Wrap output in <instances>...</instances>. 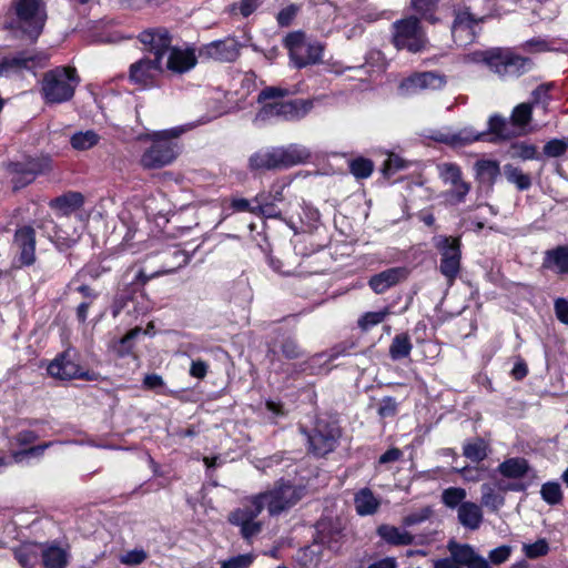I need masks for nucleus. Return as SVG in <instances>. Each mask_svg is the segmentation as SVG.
<instances>
[{
  "instance_id": "nucleus-11",
  "label": "nucleus",
  "mask_w": 568,
  "mask_h": 568,
  "mask_svg": "<svg viewBox=\"0 0 568 568\" xmlns=\"http://www.w3.org/2000/svg\"><path fill=\"white\" fill-rule=\"evenodd\" d=\"M49 61L45 52L31 53L21 51L0 59V77L11 78L22 74L24 71H33L43 68Z\"/></svg>"
},
{
  "instance_id": "nucleus-10",
  "label": "nucleus",
  "mask_w": 568,
  "mask_h": 568,
  "mask_svg": "<svg viewBox=\"0 0 568 568\" xmlns=\"http://www.w3.org/2000/svg\"><path fill=\"white\" fill-rule=\"evenodd\" d=\"M483 61L500 78H517L529 71L532 62L510 50L491 49L481 53Z\"/></svg>"
},
{
  "instance_id": "nucleus-7",
  "label": "nucleus",
  "mask_w": 568,
  "mask_h": 568,
  "mask_svg": "<svg viewBox=\"0 0 568 568\" xmlns=\"http://www.w3.org/2000/svg\"><path fill=\"white\" fill-rule=\"evenodd\" d=\"M420 19L416 16H409L393 23L392 42L396 49H405L412 53L425 50L428 40L420 24Z\"/></svg>"
},
{
  "instance_id": "nucleus-36",
  "label": "nucleus",
  "mask_w": 568,
  "mask_h": 568,
  "mask_svg": "<svg viewBox=\"0 0 568 568\" xmlns=\"http://www.w3.org/2000/svg\"><path fill=\"white\" fill-rule=\"evenodd\" d=\"M291 184V180L287 178H283L276 180L272 183L268 192H261L255 197L254 201H270L275 204L281 203L285 200L284 191Z\"/></svg>"
},
{
  "instance_id": "nucleus-8",
  "label": "nucleus",
  "mask_w": 568,
  "mask_h": 568,
  "mask_svg": "<svg viewBox=\"0 0 568 568\" xmlns=\"http://www.w3.org/2000/svg\"><path fill=\"white\" fill-rule=\"evenodd\" d=\"M300 430L307 438L308 452L314 456L323 457L332 453L341 437V428L335 422L325 417H318L312 430H307L304 426H300Z\"/></svg>"
},
{
  "instance_id": "nucleus-15",
  "label": "nucleus",
  "mask_w": 568,
  "mask_h": 568,
  "mask_svg": "<svg viewBox=\"0 0 568 568\" xmlns=\"http://www.w3.org/2000/svg\"><path fill=\"white\" fill-rule=\"evenodd\" d=\"M163 61L164 72L182 75L193 70L197 64V55L192 47H171Z\"/></svg>"
},
{
  "instance_id": "nucleus-58",
  "label": "nucleus",
  "mask_w": 568,
  "mask_h": 568,
  "mask_svg": "<svg viewBox=\"0 0 568 568\" xmlns=\"http://www.w3.org/2000/svg\"><path fill=\"white\" fill-rule=\"evenodd\" d=\"M298 12V7L295 4H290L283 8L276 17L277 23L281 27H288L292 21L295 19Z\"/></svg>"
},
{
  "instance_id": "nucleus-9",
  "label": "nucleus",
  "mask_w": 568,
  "mask_h": 568,
  "mask_svg": "<svg viewBox=\"0 0 568 568\" xmlns=\"http://www.w3.org/2000/svg\"><path fill=\"white\" fill-rule=\"evenodd\" d=\"M433 245L440 255L439 272L452 286L462 270V240L459 236L438 234L433 237Z\"/></svg>"
},
{
  "instance_id": "nucleus-32",
  "label": "nucleus",
  "mask_w": 568,
  "mask_h": 568,
  "mask_svg": "<svg viewBox=\"0 0 568 568\" xmlns=\"http://www.w3.org/2000/svg\"><path fill=\"white\" fill-rule=\"evenodd\" d=\"M354 505L358 515L368 516L378 510L381 503L369 488H362L354 496Z\"/></svg>"
},
{
  "instance_id": "nucleus-41",
  "label": "nucleus",
  "mask_w": 568,
  "mask_h": 568,
  "mask_svg": "<svg viewBox=\"0 0 568 568\" xmlns=\"http://www.w3.org/2000/svg\"><path fill=\"white\" fill-rule=\"evenodd\" d=\"M99 141L100 136L93 130L77 132L70 139L72 148L78 151L89 150L97 145Z\"/></svg>"
},
{
  "instance_id": "nucleus-48",
  "label": "nucleus",
  "mask_w": 568,
  "mask_h": 568,
  "mask_svg": "<svg viewBox=\"0 0 568 568\" xmlns=\"http://www.w3.org/2000/svg\"><path fill=\"white\" fill-rule=\"evenodd\" d=\"M521 550L527 558L537 559L549 552V544L545 538H541L532 544H524Z\"/></svg>"
},
{
  "instance_id": "nucleus-24",
  "label": "nucleus",
  "mask_w": 568,
  "mask_h": 568,
  "mask_svg": "<svg viewBox=\"0 0 568 568\" xmlns=\"http://www.w3.org/2000/svg\"><path fill=\"white\" fill-rule=\"evenodd\" d=\"M408 276V270L403 266L387 268L368 280V286L376 294H383L390 287L405 281Z\"/></svg>"
},
{
  "instance_id": "nucleus-4",
  "label": "nucleus",
  "mask_w": 568,
  "mask_h": 568,
  "mask_svg": "<svg viewBox=\"0 0 568 568\" xmlns=\"http://www.w3.org/2000/svg\"><path fill=\"white\" fill-rule=\"evenodd\" d=\"M79 83L74 68L57 67L44 74L41 93L47 103H63L73 98Z\"/></svg>"
},
{
  "instance_id": "nucleus-23",
  "label": "nucleus",
  "mask_w": 568,
  "mask_h": 568,
  "mask_svg": "<svg viewBox=\"0 0 568 568\" xmlns=\"http://www.w3.org/2000/svg\"><path fill=\"white\" fill-rule=\"evenodd\" d=\"M13 244L19 251V260L22 265H32L36 261V232L30 225H24L16 231Z\"/></svg>"
},
{
  "instance_id": "nucleus-18",
  "label": "nucleus",
  "mask_w": 568,
  "mask_h": 568,
  "mask_svg": "<svg viewBox=\"0 0 568 568\" xmlns=\"http://www.w3.org/2000/svg\"><path fill=\"white\" fill-rule=\"evenodd\" d=\"M138 39L153 54L154 60L163 63L166 52L172 47V36L168 29H146L139 34Z\"/></svg>"
},
{
  "instance_id": "nucleus-37",
  "label": "nucleus",
  "mask_w": 568,
  "mask_h": 568,
  "mask_svg": "<svg viewBox=\"0 0 568 568\" xmlns=\"http://www.w3.org/2000/svg\"><path fill=\"white\" fill-rule=\"evenodd\" d=\"M44 568H64L68 562L67 552L57 546H49L42 550Z\"/></svg>"
},
{
  "instance_id": "nucleus-59",
  "label": "nucleus",
  "mask_w": 568,
  "mask_h": 568,
  "mask_svg": "<svg viewBox=\"0 0 568 568\" xmlns=\"http://www.w3.org/2000/svg\"><path fill=\"white\" fill-rule=\"evenodd\" d=\"M397 413V403L393 397H384L378 407V415L382 418L393 417Z\"/></svg>"
},
{
  "instance_id": "nucleus-31",
  "label": "nucleus",
  "mask_w": 568,
  "mask_h": 568,
  "mask_svg": "<svg viewBox=\"0 0 568 568\" xmlns=\"http://www.w3.org/2000/svg\"><path fill=\"white\" fill-rule=\"evenodd\" d=\"M84 197L79 192H67L50 201V207L58 210L62 215H69L83 205Z\"/></svg>"
},
{
  "instance_id": "nucleus-61",
  "label": "nucleus",
  "mask_w": 568,
  "mask_h": 568,
  "mask_svg": "<svg viewBox=\"0 0 568 568\" xmlns=\"http://www.w3.org/2000/svg\"><path fill=\"white\" fill-rule=\"evenodd\" d=\"M38 439V435L33 430L24 429L19 432L10 439V445L28 446Z\"/></svg>"
},
{
  "instance_id": "nucleus-60",
  "label": "nucleus",
  "mask_w": 568,
  "mask_h": 568,
  "mask_svg": "<svg viewBox=\"0 0 568 568\" xmlns=\"http://www.w3.org/2000/svg\"><path fill=\"white\" fill-rule=\"evenodd\" d=\"M453 190L449 195L455 203H462L465 201L466 195L468 194L470 186L468 183L464 182L462 179L459 182L452 185Z\"/></svg>"
},
{
  "instance_id": "nucleus-39",
  "label": "nucleus",
  "mask_w": 568,
  "mask_h": 568,
  "mask_svg": "<svg viewBox=\"0 0 568 568\" xmlns=\"http://www.w3.org/2000/svg\"><path fill=\"white\" fill-rule=\"evenodd\" d=\"M488 445L483 438L468 440L463 446V455L471 462L479 463L487 457Z\"/></svg>"
},
{
  "instance_id": "nucleus-52",
  "label": "nucleus",
  "mask_w": 568,
  "mask_h": 568,
  "mask_svg": "<svg viewBox=\"0 0 568 568\" xmlns=\"http://www.w3.org/2000/svg\"><path fill=\"white\" fill-rule=\"evenodd\" d=\"M254 559L255 557L253 554H242L222 560L220 565L221 568H248L253 564Z\"/></svg>"
},
{
  "instance_id": "nucleus-50",
  "label": "nucleus",
  "mask_w": 568,
  "mask_h": 568,
  "mask_svg": "<svg viewBox=\"0 0 568 568\" xmlns=\"http://www.w3.org/2000/svg\"><path fill=\"white\" fill-rule=\"evenodd\" d=\"M52 444H53L52 442H49V443H43L38 446H32V447H29L26 449L13 450L11 453V457L14 463H21L23 460V458L28 457V456L40 457L43 455L45 449L49 448Z\"/></svg>"
},
{
  "instance_id": "nucleus-40",
  "label": "nucleus",
  "mask_w": 568,
  "mask_h": 568,
  "mask_svg": "<svg viewBox=\"0 0 568 568\" xmlns=\"http://www.w3.org/2000/svg\"><path fill=\"white\" fill-rule=\"evenodd\" d=\"M467 491L462 487H448L442 491L440 500L443 505L449 509H458L466 500Z\"/></svg>"
},
{
  "instance_id": "nucleus-35",
  "label": "nucleus",
  "mask_w": 568,
  "mask_h": 568,
  "mask_svg": "<svg viewBox=\"0 0 568 568\" xmlns=\"http://www.w3.org/2000/svg\"><path fill=\"white\" fill-rule=\"evenodd\" d=\"M440 0H410V8L425 21L435 24L438 22L436 10Z\"/></svg>"
},
{
  "instance_id": "nucleus-5",
  "label": "nucleus",
  "mask_w": 568,
  "mask_h": 568,
  "mask_svg": "<svg viewBox=\"0 0 568 568\" xmlns=\"http://www.w3.org/2000/svg\"><path fill=\"white\" fill-rule=\"evenodd\" d=\"M17 28L31 41H36L48 19L45 3L42 0H13Z\"/></svg>"
},
{
  "instance_id": "nucleus-14",
  "label": "nucleus",
  "mask_w": 568,
  "mask_h": 568,
  "mask_svg": "<svg viewBox=\"0 0 568 568\" xmlns=\"http://www.w3.org/2000/svg\"><path fill=\"white\" fill-rule=\"evenodd\" d=\"M484 18L475 17L468 8L455 10V19L452 26V36L458 47L471 44L479 30Z\"/></svg>"
},
{
  "instance_id": "nucleus-49",
  "label": "nucleus",
  "mask_w": 568,
  "mask_h": 568,
  "mask_svg": "<svg viewBox=\"0 0 568 568\" xmlns=\"http://www.w3.org/2000/svg\"><path fill=\"white\" fill-rule=\"evenodd\" d=\"M254 214L261 215L267 219H282V212L277 209V205L270 201H254Z\"/></svg>"
},
{
  "instance_id": "nucleus-43",
  "label": "nucleus",
  "mask_w": 568,
  "mask_h": 568,
  "mask_svg": "<svg viewBox=\"0 0 568 568\" xmlns=\"http://www.w3.org/2000/svg\"><path fill=\"white\" fill-rule=\"evenodd\" d=\"M390 313L388 306L377 312H367L358 318L357 325L362 331H369L372 327L383 323Z\"/></svg>"
},
{
  "instance_id": "nucleus-28",
  "label": "nucleus",
  "mask_w": 568,
  "mask_h": 568,
  "mask_svg": "<svg viewBox=\"0 0 568 568\" xmlns=\"http://www.w3.org/2000/svg\"><path fill=\"white\" fill-rule=\"evenodd\" d=\"M404 84L415 90H439L446 84V78L437 72L427 71L409 77Z\"/></svg>"
},
{
  "instance_id": "nucleus-46",
  "label": "nucleus",
  "mask_w": 568,
  "mask_h": 568,
  "mask_svg": "<svg viewBox=\"0 0 568 568\" xmlns=\"http://www.w3.org/2000/svg\"><path fill=\"white\" fill-rule=\"evenodd\" d=\"M531 115H532V104L520 103L517 106H515V109L513 110L510 120L515 126L523 128L530 122Z\"/></svg>"
},
{
  "instance_id": "nucleus-42",
  "label": "nucleus",
  "mask_w": 568,
  "mask_h": 568,
  "mask_svg": "<svg viewBox=\"0 0 568 568\" xmlns=\"http://www.w3.org/2000/svg\"><path fill=\"white\" fill-rule=\"evenodd\" d=\"M506 179L514 183L518 190L525 191L531 186V179L528 174L524 173L519 168L507 164L504 166Z\"/></svg>"
},
{
  "instance_id": "nucleus-62",
  "label": "nucleus",
  "mask_w": 568,
  "mask_h": 568,
  "mask_svg": "<svg viewBox=\"0 0 568 568\" xmlns=\"http://www.w3.org/2000/svg\"><path fill=\"white\" fill-rule=\"evenodd\" d=\"M339 535H341V531L339 529H333L332 531L327 532L326 531V526L324 523H321L318 525V537H320V541L322 544H326L331 547V544L333 541H337L338 538H339Z\"/></svg>"
},
{
  "instance_id": "nucleus-6",
  "label": "nucleus",
  "mask_w": 568,
  "mask_h": 568,
  "mask_svg": "<svg viewBox=\"0 0 568 568\" xmlns=\"http://www.w3.org/2000/svg\"><path fill=\"white\" fill-rule=\"evenodd\" d=\"M283 45L288 52L291 64L296 69L321 62L324 45L318 41H310L303 31L290 32L283 39Z\"/></svg>"
},
{
  "instance_id": "nucleus-25",
  "label": "nucleus",
  "mask_w": 568,
  "mask_h": 568,
  "mask_svg": "<svg viewBox=\"0 0 568 568\" xmlns=\"http://www.w3.org/2000/svg\"><path fill=\"white\" fill-rule=\"evenodd\" d=\"M487 132H478L471 126H466L457 132H437L433 139L437 142L445 143L450 146H464L476 141H484Z\"/></svg>"
},
{
  "instance_id": "nucleus-53",
  "label": "nucleus",
  "mask_w": 568,
  "mask_h": 568,
  "mask_svg": "<svg viewBox=\"0 0 568 568\" xmlns=\"http://www.w3.org/2000/svg\"><path fill=\"white\" fill-rule=\"evenodd\" d=\"M513 552V547L509 545H501L491 549L488 554V561L491 565H501L506 562Z\"/></svg>"
},
{
  "instance_id": "nucleus-33",
  "label": "nucleus",
  "mask_w": 568,
  "mask_h": 568,
  "mask_svg": "<svg viewBox=\"0 0 568 568\" xmlns=\"http://www.w3.org/2000/svg\"><path fill=\"white\" fill-rule=\"evenodd\" d=\"M476 176L480 183L491 186L500 174L499 163L494 160H479L475 163Z\"/></svg>"
},
{
  "instance_id": "nucleus-20",
  "label": "nucleus",
  "mask_w": 568,
  "mask_h": 568,
  "mask_svg": "<svg viewBox=\"0 0 568 568\" xmlns=\"http://www.w3.org/2000/svg\"><path fill=\"white\" fill-rule=\"evenodd\" d=\"M447 550L454 556L458 568H491L487 558L480 555L471 545L449 540Z\"/></svg>"
},
{
  "instance_id": "nucleus-17",
  "label": "nucleus",
  "mask_w": 568,
  "mask_h": 568,
  "mask_svg": "<svg viewBox=\"0 0 568 568\" xmlns=\"http://www.w3.org/2000/svg\"><path fill=\"white\" fill-rule=\"evenodd\" d=\"M163 72V63L159 60L145 57L131 64L129 79L133 84L145 89L153 87L155 84L156 77Z\"/></svg>"
},
{
  "instance_id": "nucleus-29",
  "label": "nucleus",
  "mask_w": 568,
  "mask_h": 568,
  "mask_svg": "<svg viewBox=\"0 0 568 568\" xmlns=\"http://www.w3.org/2000/svg\"><path fill=\"white\" fill-rule=\"evenodd\" d=\"M376 534L390 546H408L414 541L410 532L388 524L379 525Z\"/></svg>"
},
{
  "instance_id": "nucleus-57",
  "label": "nucleus",
  "mask_w": 568,
  "mask_h": 568,
  "mask_svg": "<svg viewBox=\"0 0 568 568\" xmlns=\"http://www.w3.org/2000/svg\"><path fill=\"white\" fill-rule=\"evenodd\" d=\"M281 351L288 359L298 358L303 355V351L293 338H285L282 343Z\"/></svg>"
},
{
  "instance_id": "nucleus-12",
  "label": "nucleus",
  "mask_w": 568,
  "mask_h": 568,
  "mask_svg": "<svg viewBox=\"0 0 568 568\" xmlns=\"http://www.w3.org/2000/svg\"><path fill=\"white\" fill-rule=\"evenodd\" d=\"M262 510L261 497H251L243 507L231 514L230 521L241 528V535L244 539L250 540L262 530V523L256 520Z\"/></svg>"
},
{
  "instance_id": "nucleus-55",
  "label": "nucleus",
  "mask_w": 568,
  "mask_h": 568,
  "mask_svg": "<svg viewBox=\"0 0 568 568\" xmlns=\"http://www.w3.org/2000/svg\"><path fill=\"white\" fill-rule=\"evenodd\" d=\"M511 149L514 151V156H517L521 160H532L537 155V148L526 142L515 143L513 144Z\"/></svg>"
},
{
  "instance_id": "nucleus-63",
  "label": "nucleus",
  "mask_w": 568,
  "mask_h": 568,
  "mask_svg": "<svg viewBox=\"0 0 568 568\" xmlns=\"http://www.w3.org/2000/svg\"><path fill=\"white\" fill-rule=\"evenodd\" d=\"M554 306L558 321L568 325V300L559 297L555 301Z\"/></svg>"
},
{
  "instance_id": "nucleus-27",
  "label": "nucleus",
  "mask_w": 568,
  "mask_h": 568,
  "mask_svg": "<svg viewBox=\"0 0 568 568\" xmlns=\"http://www.w3.org/2000/svg\"><path fill=\"white\" fill-rule=\"evenodd\" d=\"M457 519L465 529L478 530L484 523L483 507L475 501H464L457 509Z\"/></svg>"
},
{
  "instance_id": "nucleus-16",
  "label": "nucleus",
  "mask_w": 568,
  "mask_h": 568,
  "mask_svg": "<svg viewBox=\"0 0 568 568\" xmlns=\"http://www.w3.org/2000/svg\"><path fill=\"white\" fill-rule=\"evenodd\" d=\"M74 353L70 349L65 351L54 358L48 366V373L59 379L84 378L94 379V374L83 372L74 361Z\"/></svg>"
},
{
  "instance_id": "nucleus-30",
  "label": "nucleus",
  "mask_w": 568,
  "mask_h": 568,
  "mask_svg": "<svg viewBox=\"0 0 568 568\" xmlns=\"http://www.w3.org/2000/svg\"><path fill=\"white\" fill-rule=\"evenodd\" d=\"M530 465L523 457H511L505 459L497 467V471L505 478L521 479L528 475Z\"/></svg>"
},
{
  "instance_id": "nucleus-51",
  "label": "nucleus",
  "mask_w": 568,
  "mask_h": 568,
  "mask_svg": "<svg viewBox=\"0 0 568 568\" xmlns=\"http://www.w3.org/2000/svg\"><path fill=\"white\" fill-rule=\"evenodd\" d=\"M148 559V552L142 548L128 550L119 557V561L126 566H139Z\"/></svg>"
},
{
  "instance_id": "nucleus-44",
  "label": "nucleus",
  "mask_w": 568,
  "mask_h": 568,
  "mask_svg": "<svg viewBox=\"0 0 568 568\" xmlns=\"http://www.w3.org/2000/svg\"><path fill=\"white\" fill-rule=\"evenodd\" d=\"M438 175L446 184H455L462 179V170L456 163L445 162L437 165Z\"/></svg>"
},
{
  "instance_id": "nucleus-1",
  "label": "nucleus",
  "mask_w": 568,
  "mask_h": 568,
  "mask_svg": "<svg viewBox=\"0 0 568 568\" xmlns=\"http://www.w3.org/2000/svg\"><path fill=\"white\" fill-rule=\"evenodd\" d=\"M288 94L290 91L284 88H264L257 95V102L262 108L255 114L253 122L262 125L272 121H298L313 109V101L310 99L280 100Z\"/></svg>"
},
{
  "instance_id": "nucleus-56",
  "label": "nucleus",
  "mask_w": 568,
  "mask_h": 568,
  "mask_svg": "<svg viewBox=\"0 0 568 568\" xmlns=\"http://www.w3.org/2000/svg\"><path fill=\"white\" fill-rule=\"evenodd\" d=\"M433 511L429 507H424L415 513L404 517L403 524L407 527L424 523L432 516Z\"/></svg>"
},
{
  "instance_id": "nucleus-21",
  "label": "nucleus",
  "mask_w": 568,
  "mask_h": 568,
  "mask_svg": "<svg viewBox=\"0 0 568 568\" xmlns=\"http://www.w3.org/2000/svg\"><path fill=\"white\" fill-rule=\"evenodd\" d=\"M47 163L37 159H27L22 162H13L8 165L14 190L24 187L42 173Z\"/></svg>"
},
{
  "instance_id": "nucleus-38",
  "label": "nucleus",
  "mask_w": 568,
  "mask_h": 568,
  "mask_svg": "<svg viewBox=\"0 0 568 568\" xmlns=\"http://www.w3.org/2000/svg\"><path fill=\"white\" fill-rule=\"evenodd\" d=\"M413 345L407 334H397L389 345V356L394 361L403 359L409 356Z\"/></svg>"
},
{
  "instance_id": "nucleus-34",
  "label": "nucleus",
  "mask_w": 568,
  "mask_h": 568,
  "mask_svg": "<svg viewBox=\"0 0 568 568\" xmlns=\"http://www.w3.org/2000/svg\"><path fill=\"white\" fill-rule=\"evenodd\" d=\"M486 132L487 135H495V138L490 139L489 141L509 140L515 135L507 120L499 115H493L489 118L488 130Z\"/></svg>"
},
{
  "instance_id": "nucleus-54",
  "label": "nucleus",
  "mask_w": 568,
  "mask_h": 568,
  "mask_svg": "<svg viewBox=\"0 0 568 568\" xmlns=\"http://www.w3.org/2000/svg\"><path fill=\"white\" fill-rule=\"evenodd\" d=\"M567 143L565 140L552 139L544 145V153L549 158H559L565 154Z\"/></svg>"
},
{
  "instance_id": "nucleus-47",
  "label": "nucleus",
  "mask_w": 568,
  "mask_h": 568,
  "mask_svg": "<svg viewBox=\"0 0 568 568\" xmlns=\"http://www.w3.org/2000/svg\"><path fill=\"white\" fill-rule=\"evenodd\" d=\"M351 173L356 179H367L374 170V164L371 160L357 158L349 163Z\"/></svg>"
},
{
  "instance_id": "nucleus-64",
  "label": "nucleus",
  "mask_w": 568,
  "mask_h": 568,
  "mask_svg": "<svg viewBox=\"0 0 568 568\" xmlns=\"http://www.w3.org/2000/svg\"><path fill=\"white\" fill-rule=\"evenodd\" d=\"M209 365L201 359L193 361L190 367V375L192 377L203 379L207 374Z\"/></svg>"
},
{
  "instance_id": "nucleus-26",
  "label": "nucleus",
  "mask_w": 568,
  "mask_h": 568,
  "mask_svg": "<svg viewBox=\"0 0 568 568\" xmlns=\"http://www.w3.org/2000/svg\"><path fill=\"white\" fill-rule=\"evenodd\" d=\"M541 265L556 275H568V245L545 251Z\"/></svg>"
},
{
  "instance_id": "nucleus-45",
  "label": "nucleus",
  "mask_w": 568,
  "mask_h": 568,
  "mask_svg": "<svg viewBox=\"0 0 568 568\" xmlns=\"http://www.w3.org/2000/svg\"><path fill=\"white\" fill-rule=\"evenodd\" d=\"M540 495L548 505H558L562 500L561 487L558 483L548 481L541 486Z\"/></svg>"
},
{
  "instance_id": "nucleus-22",
  "label": "nucleus",
  "mask_w": 568,
  "mask_h": 568,
  "mask_svg": "<svg viewBox=\"0 0 568 568\" xmlns=\"http://www.w3.org/2000/svg\"><path fill=\"white\" fill-rule=\"evenodd\" d=\"M524 489L525 486L521 484L503 485L501 483H497L493 485L485 483L480 486L481 498L479 505L493 513H497L505 505V496L503 493L507 490L521 491Z\"/></svg>"
},
{
  "instance_id": "nucleus-19",
  "label": "nucleus",
  "mask_w": 568,
  "mask_h": 568,
  "mask_svg": "<svg viewBox=\"0 0 568 568\" xmlns=\"http://www.w3.org/2000/svg\"><path fill=\"white\" fill-rule=\"evenodd\" d=\"M242 44L234 38L215 40L200 50V55L220 62H234L241 54Z\"/></svg>"
},
{
  "instance_id": "nucleus-13",
  "label": "nucleus",
  "mask_w": 568,
  "mask_h": 568,
  "mask_svg": "<svg viewBox=\"0 0 568 568\" xmlns=\"http://www.w3.org/2000/svg\"><path fill=\"white\" fill-rule=\"evenodd\" d=\"M254 497H261L263 507L267 506L270 515H278L302 498V490L290 484H281L272 490L257 494Z\"/></svg>"
},
{
  "instance_id": "nucleus-3",
  "label": "nucleus",
  "mask_w": 568,
  "mask_h": 568,
  "mask_svg": "<svg viewBox=\"0 0 568 568\" xmlns=\"http://www.w3.org/2000/svg\"><path fill=\"white\" fill-rule=\"evenodd\" d=\"M310 151L300 144L270 148L252 154L248 159L251 170H281L306 162Z\"/></svg>"
},
{
  "instance_id": "nucleus-2",
  "label": "nucleus",
  "mask_w": 568,
  "mask_h": 568,
  "mask_svg": "<svg viewBox=\"0 0 568 568\" xmlns=\"http://www.w3.org/2000/svg\"><path fill=\"white\" fill-rule=\"evenodd\" d=\"M183 132L182 128H172L146 134L152 144L142 154L141 165L144 169H160L171 164L179 154L180 150L176 140Z\"/></svg>"
}]
</instances>
